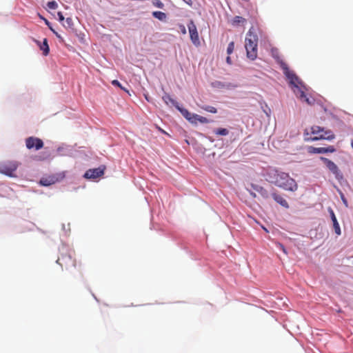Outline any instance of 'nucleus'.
<instances>
[{"mask_svg":"<svg viewBox=\"0 0 353 353\" xmlns=\"http://www.w3.org/2000/svg\"><path fill=\"white\" fill-rule=\"evenodd\" d=\"M267 180L276 186L288 191L295 192L298 185L295 180L288 173L279 172L276 169H270L267 172Z\"/></svg>","mask_w":353,"mask_h":353,"instance_id":"1","label":"nucleus"},{"mask_svg":"<svg viewBox=\"0 0 353 353\" xmlns=\"http://www.w3.org/2000/svg\"><path fill=\"white\" fill-rule=\"evenodd\" d=\"M281 67L283 70L284 74L289 79L290 85L295 94L303 95V89L305 87L303 85L301 81L296 75V74L290 70L288 65L283 61L280 63Z\"/></svg>","mask_w":353,"mask_h":353,"instance_id":"2","label":"nucleus"},{"mask_svg":"<svg viewBox=\"0 0 353 353\" xmlns=\"http://www.w3.org/2000/svg\"><path fill=\"white\" fill-rule=\"evenodd\" d=\"M245 41L247 57L251 60H254L257 57V35L253 34L251 30H250L247 34Z\"/></svg>","mask_w":353,"mask_h":353,"instance_id":"3","label":"nucleus"},{"mask_svg":"<svg viewBox=\"0 0 353 353\" xmlns=\"http://www.w3.org/2000/svg\"><path fill=\"white\" fill-rule=\"evenodd\" d=\"M311 134L313 135V137H311L312 141L321 139L332 140L335 137L331 130H325L323 128L317 125L311 128Z\"/></svg>","mask_w":353,"mask_h":353,"instance_id":"4","label":"nucleus"},{"mask_svg":"<svg viewBox=\"0 0 353 353\" xmlns=\"http://www.w3.org/2000/svg\"><path fill=\"white\" fill-rule=\"evenodd\" d=\"M19 163L14 161H6L0 163V173L10 177L15 176L14 172L17 170Z\"/></svg>","mask_w":353,"mask_h":353,"instance_id":"5","label":"nucleus"},{"mask_svg":"<svg viewBox=\"0 0 353 353\" xmlns=\"http://www.w3.org/2000/svg\"><path fill=\"white\" fill-rule=\"evenodd\" d=\"M63 269L68 270L76 265V260L70 253H62L57 261Z\"/></svg>","mask_w":353,"mask_h":353,"instance_id":"6","label":"nucleus"},{"mask_svg":"<svg viewBox=\"0 0 353 353\" xmlns=\"http://www.w3.org/2000/svg\"><path fill=\"white\" fill-rule=\"evenodd\" d=\"M320 159L325 163L327 168L335 176L337 180L343 179V176L338 166L331 160L325 157H320Z\"/></svg>","mask_w":353,"mask_h":353,"instance_id":"7","label":"nucleus"},{"mask_svg":"<svg viewBox=\"0 0 353 353\" xmlns=\"http://www.w3.org/2000/svg\"><path fill=\"white\" fill-rule=\"evenodd\" d=\"M63 173H58L43 177L40 179L39 183L43 186H49L57 182L61 181L64 178Z\"/></svg>","mask_w":353,"mask_h":353,"instance_id":"8","label":"nucleus"},{"mask_svg":"<svg viewBox=\"0 0 353 353\" xmlns=\"http://www.w3.org/2000/svg\"><path fill=\"white\" fill-rule=\"evenodd\" d=\"M26 145L29 150H38L43 147V142L39 138L30 137L26 139Z\"/></svg>","mask_w":353,"mask_h":353,"instance_id":"9","label":"nucleus"},{"mask_svg":"<svg viewBox=\"0 0 353 353\" xmlns=\"http://www.w3.org/2000/svg\"><path fill=\"white\" fill-rule=\"evenodd\" d=\"M105 170V167L104 165H101L97 168L89 169L84 174V177L85 179H97V178L103 175Z\"/></svg>","mask_w":353,"mask_h":353,"instance_id":"10","label":"nucleus"},{"mask_svg":"<svg viewBox=\"0 0 353 353\" xmlns=\"http://www.w3.org/2000/svg\"><path fill=\"white\" fill-rule=\"evenodd\" d=\"M188 28L189 30L190 39L192 41V43L196 46L199 45L200 41H199V34L197 32L196 25L194 24V23L192 20H191L189 22V23L188 24Z\"/></svg>","mask_w":353,"mask_h":353,"instance_id":"11","label":"nucleus"},{"mask_svg":"<svg viewBox=\"0 0 353 353\" xmlns=\"http://www.w3.org/2000/svg\"><path fill=\"white\" fill-rule=\"evenodd\" d=\"M307 151L311 154L333 153L336 151V148L333 145H329L326 148H315L310 146L308 147Z\"/></svg>","mask_w":353,"mask_h":353,"instance_id":"12","label":"nucleus"},{"mask_svg":"<svg viewBox=\"0 0 353 353\" xmlns=\"http://www.w3.org/2000/svg\"><path fill=\"white\" fill-rule=\"evenodd\" d=\"M177 110L181 113V114L191 123H195V119L196 118V114L190 112L187 109L179 107Z\"/></svg>","mask_w":353,"mask_h":353,"instance_id":"13","label":"nucleus"},{"mask_svg":"<svg viewBox=\"0 0 353 353\" xmlns=\"http://www.w3.org/2000/svg\"><path fill=\"white\" fill-rule=\"evenodd\" d=\"M251 188L254 191L257 192L263 199H267L270 197V193L265 188L253 183L251 184Z\"/></svg>","mask_w":353,"mask_h":353,"instance_id":"14","label":"nucleus"},{"mask_svg":"<svg viewBox=\"0 0 353 353\" xmlns=\"http://www.w3.org/2000/svg\"><path fill=\"white\" fill-rule=\"evenodd\" d=\"M328 211H329V212L330 214V216H331L332 221L333 222V227H334L335 233L337 235H340L341 233V228H340L339 224V223L337 221V219H336V217L335 216V214H334V211L332 210V208H329Z\"/></svg>","mask_w":353,"mask_h":353,"instance_id":"15","label":"nucleus"},{"mask_svg":"<svg viewBox=\"0 0 353 353\" xmlns=\"http://www.w3.org/2000/svg\"><path fill=\"white\" fill-rule=\"evenodd\" d=\"M272 196L273 199L276 203L280 204L281 206H283V207H284L285 208H289L288 203L287 202V201L281 195L278 194L276 192H273L272 194Z\"/></svg>","mask_w":353,"mask_h":353,"instance_id":"16","label":"nucleus"},{"mask_svg":"<svg viewBox=\"0 0 353 353\" xmlns=\"http://www.w3.org/2000/svg\"><path fill=\"white\" fill-rule=\"evenodd\" d=\"M37 45L39 46L41 50L43 51V54L44 56H47L50 52V48L48 43L47 39H44L43 43H41L39 41H35Z\"/></svg>","mask_w":353,"mask_h":353,"instance_id":"17","label":"nucleus"},{"mask_svg":"<svg viewBox=\"0 0 353 353\" xmlns=\"http://www.w3.org/2000/svg\"><path fill=\"white\" fill-rule=\"evenodd\" d=\"M162 99L166 105L171 104L172 105L174 106L176 109L179 107L178 103L174 99H173L170 94L167 93H165L163 96Z\"/></svg>","mask_w":353,"mask_h":353,"instance_id":"18","label":"nucleus"},{"mask_svg":"<svg viewBox=\"0 0 353 353\" xmlns=\"http://www.w3.org/2000/svg\"><path fill=\"white\" fill-rule=\"evenodd\" d=\"M296 97H298L301 101L305 102L308 105H312L314 103V99L311 97H307L305 94V91L303 90V95L301 96V94H295Z\"/></svg>","mask_w":353,"mask_h":353,"instance_id":"19","label":"nucleus"},{"mask_svg":"<svg viewBox=\"0 0 353 353\" xmlns=\"http://www.w3.org/2000/svg\"><path fill=\"white\" fill-rule=\"evenodd\" d=\"M152 16L160 21H165L166 19L165 13L161 11H154L152 12Z\"/></svg>","mask_w":353,"mask_h":353,"instance_id":"20","label":"nucleus"},{"mask_svg":"<svg viewBox=\"0 0 353 353\" xmlns=\"http://www.w3.org/2000/svg\"><path fill=\"white\" fill-rule=\"evenodd\" d=\"M246 21L245 19L240 16H236L232 20V25L237 26L240 23H244Z\"/></svg>","mask_w":353,"mask_h":353,"instance_id":"21","label":"nucleus"},{"mask_svg":"<svg viewBox=\"0 0 353 353\" xmlns=\"http://www.w3.org/2000/svg\"><path fill=\"white\" fill-rule=\"evenodd\" d=\"M214 133L217 135L226 136L229 134V131L226 128H218L214 130Z\"/></svg>","mask_w":353,"mask_h":353,"instance_id":"22","label":"nucleus"},{"mask_svg":"<svg viewBox=\"0 0 353 353\" xmlns=\"http://www.w3.org/2000/svg\"><path fill=\"white\" fill-rule=\"evenodd\" d=\"M198 121L201 123H208L210 122L209 120L206 117L196 114V118L195 119L194 124H196Z\"/></svg>","mask_w":353,"mask_h":353,"instance_id":"23","label":"nucleus"},{"mask_svg":"<svg viewBox=\"0 0 353 353\" xmlns=\"http://www.w3.org/2000/svg\"><path fill=\"white\" fill-rule=\"evenodd\" d=\"M203 110L208 112H210V113H216L217 112V110L216 108L213 107V106H210V105H205V106H203L201 108Z\"/></svg>","mask_w":353,"mask_h":353,"instance_id":"24","label":"nucleus"},{"mask_svg":"<svg viewBox=\"0 0 353 353\" xmlns=\"http://www.w3.org/2000/svg\"><path fill=\"white\" fill-rule=\"evenodd\" d=\"M47 6L50 9L55 10V9L57 8L58 4H57V3L56 1H52L48 2Z\"/></svg>","mask_w":353,"mask_h":353,"instance_id":"25","label":"nucleus"},{"mask_svg":"<svg viewBox=\"0 0 353 353\" xmlns=\"http://www.w3.org/2000/svg\"><path fill=\"white\" fill-rule=\"evenodd\" d=\"M40 17L44 20L46 24L50 28V29L56 34V36L58 37V38H61L60 35L58 34V33L52 29V28L50 26V23L45 18L42 17L41 16H40Z\"/></svg>","mask_w":353,"mask_h":353,"instance_id":"26","label":"nucleus"},{"mask_svg":"<svg viewBox=\"0 0 353 353\" xmlns=\"http://www.w3.org/2000/svg\"><path fill=\"white\" fill-rule=\"evenodd\" d=\"M234 48V43L233 41L230 42L228 44V48H227V53L228 54H230L233 52Z\"/></svg>","mask_w":353,"mask_h":353,"instance_id":"27","label":"nucleus"},{"mask_svg":"<svg viewBox=\"0 0 353 353\" xmlns=\"http://www.w3.org/2000/svg\"><path fill=\"white\" fill-rule=\"evenodd\" d=\"M152 3L157 8H163L164 5L160 0H153Z\"/></svg>","mask_w":353,"mask_h":353,"instance_id":"28","label":"nucleus"},{"mask_svg":"<svg viewBox=\"0 0 353 353\" xmlns=\"http://www.w3.org/2000/svg\"><path fill=\"white\" fill-rule=\"evenodd\" d=\"M112 84L113 85L117 86V87L120 88L121 89H122V90H125V91L128 92V90H125V88L121 85V84L119 83V81L118 80H113V81H112Z\"/></svg>","mask_w":353,"mask_h":353,"instance_id":"29","label":"nucleus"},{"mask_svg":"<svg viewBox=\"0 0 353 353\" xmlns=\"http://www.w3.org/2000/svg\"><path fill=\"white\" fill-rule=\"evenodd\" d=\"M65 23L67 24V26L70 28H72V26H73V21H72V18L70 17H68L66 19H65Z\"/></svg>","mask_w":353,"mask_h":353,"instance_id":"30","label":"nucleus"},{"mask_svg":"<svg viewBox=\"0 0 353 353\" xmlns=\"http://www.w3.org/2000/svg\"><path fill=\"white\" fill-rule=\"evenodd\" d=\"M277 246L278 248H279L285 254H287V251L285 248V247L283 246V245H282L281 243H277Z\"/></svg>","mask_w":353,"mask_h":353,"instance_id":"31","label":"nucleus"},{"mask_svg":"<svg viewBox=\"0 0 353 353\" xmlns=\"http://www.w3.org/2000/svg\"><path fill=\"white\" fill-rule=\"evenodd\" d=\"M57 15H58V17H59V20L60 21H63L64 20V17H63V14H62V12H59L57 13Z\"/></svg>","mask_w":353,"mask_h":353,"instance_id":"32","label":"nucleus"},{"mask_svg":"<svg viewBox=\"0 0 353 353\" xmlns=\"http://www.w3.org/2000/svg\"><path fill=\"white\" fill-rule=\"evenodd\" d=\"M187 4H188L189 6H192V0H183Z\"/></svg>","mask_w":353,"mask_h":353,"instance_id":"33","label":"nucleus"},{"mask_svg":"<svg viewBox=\"0 0 353 353\" xmlns=\"http://www.w3.org/2000/svg\"><path fill=\"white\" fill-rule=\"evenodd\" d=\"M226 61L228 63L231 64V59L230 56H228L226 58Z\"/></svg>","mask_w":353,"mask_h":353,"instance_id":"34","label":"nucleus"},{"mask_svg":"<svg viewBox=\"0 0 353 353\" xmlns=\"http://www.w3.org/2000/svg\"><path fill=\"white\" fill-rule=\"evenodd\" d=\"M249 192H250V195H251L252 197L255 198V197L256 196V193H255V192H252V191H249Z\"/></svg>","mask_w":353,"mask_h":353,"instance_id":"35","label":"nucleus"},{"mask_svg":"<svg viewBox=\"0 0 353 353\" xmlns=\"http://www.w3.org/2000/svg\"><path fill=\"white\" fill-rule=\"evenodd\" d=\"M342 199H343V203H345V205L346 206H347V202L346 199H344V197H343V196H342Z\"/></svg>","mask_w":353,"mask_h":353,"instance_id":"36","label":"nucleus"},{"mask_svg":"<svg viewBox=\"0 0 353 353\" xmlns=\"http://www.w3.org/2000/svg\"><path fill=\"white\" fill-rule=\"evenodd\" d=\"M158 129H159V131H161V132H163V133H164V134H166V132H165L163 130H162L161 128H158Z\"/></svg>","mask_w":353,"mask_h":353,"instance_id":"37","label":"nucleus"},{"mask_svg":"<svg viewBox=\"0 0 353 353\" xmlns=\"http://www.w3.org/2000/svg\"><path fill=\"white\" fill-rule=\"evenodd\" d=\"M182 32H183V33H185V28H183V30H182Z\"/></svg>","mask_w":353,"mask_h":353,"instance_id":"38","label":"nucleus"},{"mask_svg":"<svg viewBox=\"0 0 353 353\" xmlns=\"http://www.w3.org/2000/svg\"><path fill=\"white\" fill-rule=\"evenodd\" d=\"M351 146L353 148V141H352V142H351Z\"/></svg>","mask_w":353,"mask_h":353,"instance_id":"39","label":"nucleus"},{"mask_svg":"<svg viewBox=\"0 0 353 353\" xmlns=\"http://www.w3.org/2000/svg\"><path fill=\"white\" fill-rule=\"evenodd\" d=\"M145 99H146L147 101H149V99H148V97L147 96H145Z\"/></svg>","mask_w":353,"mask_h":353,"instance_id":"40","label":"nucleus"}]
</instances>
